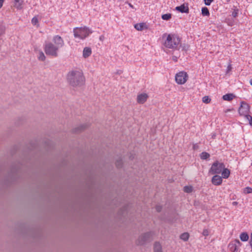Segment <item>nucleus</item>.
Wrapping results in <instances>:
<instances>
[{
    "label": "nucleus",
    "instance_id": "423d86ee",
    "mask_svg": "<svg viewBox=\"0 0 252 252\" xmlns=\"http://www.w3.org/2000/svg\"><path fill=\"white\" fill-rule=\"evenodd\" d=\"M188 74L185 72H180L175 76V80L179 84H184L187 80Z\"/></svg>",
    "mask_w": 252,
    "mask_h": 252
},
{
    "label": "nucleus",
    "instance_id": "c756f323",
    "mask_svg": "<svg viewBox=\"0 0 252 252\" xmlns=\"http://www.w3.org/2000/svg\"><path fill=\"white\" fill-rule=\"evenodd\" d=\"M123 162L122 159L120 158L117 160L116 162V165L118 168H121L122 167Z\"/></svg>",
    "mask_w": 252,
    "mask_h": 252
},
{
    "label": "nucleus",
    "instance_id": "f8f14e48",
    "mask_svg": "<svg viewBox=\"0 0 252 252\" xmlns=\"http://www.w3.org/2000/svg\"><path fill=\"white\" fill-rule=\"evenodd\" d=\"M175 9L176 10L181 13H188L189 12L188 6L187 5H185V4H183L180 6H177Z\"/></svg>",
    "mask_w": 252,
    "mask_h": 252
},
{
    "label": "nucleus",
    "instance_id": "a211bd4d",
    "mask_svg": "<svg viewBox=\"0 0 252 252\" xmlns=\"http://www.w3.org/2000/svg\"><path fill=\"white\" fill-rule=\"evenodd\" d=\"M222 170H223L222 171V177L224 179L228 178L230 175V171L228 169L225 168V167Z\"/></svg>",
    "mask_w": 252,
    "mask_h": 252
},
{
    "label": "nucleus",
    "instance_id": "7ed1b4c3",
    "mask_svg": "<svg viewBox=\"0 0 252 252\" xmlns=\"http://www.w3.org/2000/svg\"><path fill=\"white\" fill-rule=\"evenodd\" d=\"M74 37L80 39H84L87 37L92 32L87 27L75 28L73 30Z\"/></svg>",
    "mask_w": 252,
    "mask_h": 252
},
{
    "label": "nucleus",
    "instance_id": "f3484780",
    "mask_svg": "<svg viewBox=\"0 0 252 252\" xmlns=\"http://www.w3.org/2000/svg\"><path fill=\"white\" fill-rule=\"evenodd\" d=\"M87 125H81V126L73 129V132H74V133L80 132L82 130L85 129L87 127Z\"/></svg>",
    "mask_w": 252,
    "mask_h": 252
},
{
    "label": "nucleus",
    "instance_id": "ddd939ff",
    "mask_svg": "<svg viewBox=\"0 0 252 252\" xmlns=\"http://www.w3.org/2000/svg\"><path fill=\"white\" fill-rule=\"evenodd\" d=\"M92 54V49L90 47H85L83 51V56L84 58L89 57Z\"/></svg>",
    "mask_w": 252,
    "mask_h": 252
},
{
    "label": "nucleus",
    "instance_id": "ea45409f",
    "mask_svg": "<svg viewBox=\"0 0 252 252\" xmlns=\"http://www.w3.org/2000/svg\"><path fill=\"white\" fill-rule=\"evenodd\" d=\"M178 56H172V60L174 61V62H177V60H178Z\"/></svg>",
    "mask_w": 252,
    "mask_h": 252
},
{
    "label": "nucleus",
    "instance_id": "49530a36",
    "mask_svg": "<svg viewBox=\"0 0 252 252\" xmlns=\"http://www.w3.org/2000/svg\"><path fill=\"white\" fill-rule=\"evenodd\" d=\"M232 204H233V205H237V202L234 201V202H233L232 203Z\"/></svg>",
    "mask_w": 252,
    "mask_h": 252
},
{
    "label": "nucleus",
    "instance_id": "79ce46f5",
    "mask_svg": "<svg viewBox=\"0 0 252 252\" xmlns=\"http://www.w3.org/2000/svg\"><path fill=\"white\" fill-rule=\"evenodd\" d=\"M249 243H250V246H251V247L252 248V233H251V239H250Z\"/></svg>",
    "mask_w": 252,
    "mask_h": 252
},
{
    "label": "nucleus",
    "instance_id": "a18cd8bd",
    "mask_svg": "<svg viewBox=\"0 0 252 252\" xmlns=\"http://www.w3.org/2000/svg\"><path fill=\"white\" fill-rule=\"evenodd\" d=\"M232 67L231 66V65H229L227 67V71H230Z\"/></svg>",
    "mask_w": 252,
    "mask_h": 252
},
{
    "label": "nucleus",
    "instance_id": "a878e982",
    "mask_svg": "<svg viewBox=\"0 0 252 252\" xmlns=\"http://www.w3.org/2000/svg\"><path fill=\"white\" fill-rule=\"evenodd\" d=\"M201 12H202V14L203 16H208L210 14L208 8H207L206 7H203L202 8Z\"/></svg>",
    "mask_w": 252,
    "mask_h": 252
},
{
    "label": "nucleus",
    "instance_id": "aec40b11",
    "mask_svg": "<svg viewBox=\"0 0 252 252\" xmlns=\"http://www.w3.org/2000/svg\"><path fill=\"white\" fill-rule=\"evenodd\" d=\"M234 97V96L233 94H228L223 95L222 96V98L224 100L230 101L233 99Z\"/></svg>",
    "mask_w": 252,
    "mask_h": 252
},
{
    "label": "nucleus",
    "instance_id": "9d476101",
    "mask_svg": "<svg viewBox=\"0 0 252 252\" xmlns=\"http://www.w3.org/2000/svg\"><path fill=\"white\" fill-rule=\"evenodd\" d=\"M222 179L219 175H214L212 179V182L214 185L218 186L222 183Z\"/></svg>",
    "mask_w": 252,
    "mask_h": 252
},
{
    "label": "nucleus",
    "instance_id": "412c9836",
    "mask_svg": "<svg viewBox=\"0 0 252 252\" xmlns=\"http://www.w3.org/2000/svg\"><path fill=\"white\" fill-rule=\"evenodd\" d=\"M145 26V24L144 23H139L135 24L134 28L138 31H142Z\"/></svg>",
    "mask_w": 252,
    "mask_h": 252
},
{
    "label": "nucleus",
    "instance_id": "4c0bfd02",
    "mask_svg": "<svg viewBox=\"0 0 252 252\" xmlns=\"http://www.w3.org/2000/svg\"><path fill=\"white\" fill-rule=\"evenodd\" d=\"M156 209L158 212H160L161 211L162 207L160 205H157L156 207Z\"/></svg>",
    "mask_w": 252,
    "mask_h": 252
},
{
    "label": "nucleus",
    "instance_id": "c85d7f7f",
    "mask_svg": "<svg viewBox=\"0 0 252 252\" xmlns=\"http://www.w3.org/2000/svg\"><path fill=\"white\" fill-rule=\"evenodd\" d=\"M184 191L187 193H190L192 191V188L190 186H185L184 188Z\"/></svg>",
    "mask_w": 252,
    "mask_h": 252
},
{
    "label": "nucleus",
    "instance_id": "e433bc0d",
    "mask_svg": "<svg viewBox=\"0 0 252 252\" xmlns=\"http://www.w3.org/2000/svg\"><path fill=\"white\" fill-rule=\"evenodd\" d=\"M202 234L205 236H208L209 235V231L207 229H204L202 232Z\"/></svg>",
    "mask_w": 252,
    "mask_h": 252
},
{
    "label": "nucleus",
    "instance_id": "37998d69",
    "mask_svg": "<svg viewBox=\"0 0 252 252\" xmlns=\"http://www.w3.org/2000/svg\"><path fill=\"white\" fill-rule=\"evenodd\" d=\"M104 38H105L104 36V35H101V36L99 37V40H100V41H102L104 40Z\"/></svg>",
    "mask_w": 252,
    "mask_h": 252
},
{
    "label": "nucleus",
    "instance_id": "dca6fc26",
    "mask_svg": "<svg viewBox=\"0 0 252 252\" xmlns=\"http://www.w3.org/2000/svg\"><path fill=\"white\" fill-rule=\"evenodd\" d=\"M189 45L188 44H187L185 43L181 44L180 43V44L178 46V48L176 49L175 50H179L180 49H181V50L182 51H187L189 50Z\"/></svg>",
    "mask_w": 252,
    "mask_h": 252
},
{
    "label": "nucleus",
    "instance_id": "2eb2a0df",
    "mask_svg": "<svg viewBox=\"0 0 252 252\" xmlns=\"http://www.w3.org/2000/svg\"><path fill=\"white\" fill-rule=\"evenodd\" d=\"M228 249L231 252H237L238 248H237V245L233 243L232 242H230L228 245Z\"/></svg>",
    "mask_w": 252,
    "mask_h": 252
},
{
    "label": "nucleus",
    "instance_id": "2f4dec72",
    "mask_svg": "<svg viewBox=\"0 0 252 252\" xmlns=\"http://www.w3.org/2000/svg\"><path fill=\"white\" fill-rule=\"evenodd\" d=\"M232 242L237 245V248L238 249L241 245L242 243L239 240L236 239L234 241H232Z\"/></svg>",
    "mask_w": 252,
    "mask_h": 252
},
{
    "label": "nucleus",
    "instance_id": "f704fd0d",
    "mask_svg": "<svg viewBox=\"0 0 252 252\" xmlns=\"http://www.w3.org/2000/svg\"><path fill=\"white\" fill-rule=\"evenodd\" d=\"M246 118L249 121L250 125L252 126V117L250 115H248Z\"/></svg>",
    "mask_w": 252,
    "mask_h": 252
},
{
    "label": "nucleus",
    "instance_id": "b1692460",
    "mask_svg": "<svg viewBox=\"0 0 252 252\" xmlns=\"http://www.w3.org/2000/svg\"><path fill=\"white\" fill-rule=\"evenodd\" d=\"M5 27L2 22H0V36L5 33Z\"/></svg>",
    "mask_w": 252,
    "mask_h": 252
},
{
    "label": "nucleus",
    "instance_id": "7c9ffc66",
    "mask_svg": "<svg viewBox=\"0 0 252 252\" xmlns=\"http://www.w3.org/2000/svg\"><path fill=\"white\" fill-rule=\"evenodd\" d=\"M202 101L206 104L210 103L211 99L208 96H205L202 98Z\"/></svg>",
    "mask_w": 252,
    "mask_h": 252
},
{
    "label": "nucleus",
    "instance_id": "4be33fe9",
    "mask_svg": "<svg viewBox=\"0 0 252 252\" xmlns=\"http://www.w3.org/2000/svg\"><path fill=\"white\" fill-rule=\"evenodd\" d=\"M189 238V234L187 232H185L182 233L180 235V238L184 240V241H187L188 240Z\"/></svg>",
    "mask_w": 252,
    "mask_h": 252
},
{
    "label": "nucleus",
    "instance_id": "de8ad7c7",
    "mask_svg": "<svg viewBox=\"0 0 252 252\" xmlns=\"http://www.w3.org/2000/svg\"><path fill=\"white\" fill-rule=\"evenodd\" d=\"M250 83L252 85V79L250 80Z\"/></svg>",
    "mask_w": 252,
    "mask_h": 252
},
{
    "label": "nucleus",
    "instance_id": "20e7f679",
    "mask_svg": "<svg viewBox=\"0 0 252 252\" xmlns=\"http://www.w3.org/2000/svg\"><path fill=\"white\" fill-rule=\"evenodd\" d=\"M59 49L53 43L51 42H47L44 45V50L47 55L57 57Z\"/></svg>",
    "mask_w": 252,
    "mask_h": 252
},
{
    "label": "nucleus",
    "instance_id": "6e6552de",
    "mask_svg": "<svg viewBox=\"0 0 252 252\" xmlns=\"http://www.w3.org/2000/svg\"><path fill=\"white\" fill-rule=\"evenodd\" d=\"M250 111V106L248 103L245 102H242L240 107L239 109V113L240 115L244 116L245 117L249 115Z\"/></svg>",
    "mask_w": 252,
    "mask_h": 252
},
{
    "label": "nucleus",
    "instance_id": "f257e3e1",
    "mask_svg": "<svg viewBox=\"0 0 252 252\" xmlns=\"http://www.w3.org/2000/svg\"><path fill=\"white\" fill-rule=\"evenodd\" d=\"M68 83L73 87H81L84 85L85 78L83 73L80 70H72L67 75Z\"/></svg>",
    "mask_w": 252,
    "mask_h": 252
},
{
    "label": "nucleus",
    "instance_id": "f03ea898",
    "mask_svg": "<svg viewBox=\"0 0 252 252\" xmlns=\"http://www.w3.org/2000/svg\"><path fill=\"white\" fill-rule=\"evenodd\" d=\"M180 41V38L178 35L175 34H169L164 41V45L166 48L175 50L178 48Z\"/></svg>",
    "mask_w": 252,
    "mask_h": 252
},
{
    "label": "nucleus",
    "instance_id": "c9c22d12",
    "mask_svg": "<svg viewBox=\"0 0 252 252\" xmlns=\"http://www.w3.org/2000/svg\"><path fill=\"white\" fill-rule=\"evenodd\" d=\"M205 4L206 5H210L211 3L213 1V0H204Z\"/></svg>",
    "mask_w": 252,
    "mask_h": 252
},
{
    "label": "nucleus",
    "instance_id": "0eeeda50",
    "mask_svg": "<svg viewBox=\"0 0 252 252\" xmlns=\"http://www.w3.org/2000/svg\"><path fill=\"white\" fill-rule=\"evenodd\" d=\"M152 235L151 232H146L140 236L137 240L136 243L139 245H143L147 242Z\"/></svg>",
    "mask_w": 252,
    "mask_h": 252
},
{
    "label": "nucleus",
    "instance_id": "bb28decb",
    "mask_svg": "<svg viewBox=\"0 0 252 252\" xmlns=\"http://www.w3.org/2000/svg\"><path fill=\"white\" fill-rule=\"evenodd\" d=\"M161 18L164 20H169L171 18V14L170 13L163 14Z\"/></svg>",
    "mask_w": 252,
    "mask_h": 252
},
{
    "label": "nucleus",
    "instance_id": "cd10ccee",
    "mask_svg": "<svg viewBox=\"0 0 252 252\" xmlns=\"http://www.w3.org/2000/svg\"><path fill=\"white\" fill-rule=\"evenodd\" d=\"M14 7H15L18 9H21L22 8V6L20 2V0H15Z\"/></svg>",
    "mask_w": 252,
    "mask_h": 252
},
{
    "label": "nucleus",
    "instance_id": "1a4fd4ad",
    "mask_svg": "<svg viewBox=\"0 0 252 252\" xmlns=\"http://www.w3.org/2000/svg\"><path fill=\"white\" fill-rule=\"evenodd\" d=\"M52 40L54 45H55L59 49L63 47L64 46V41L60 35H55L53 37Z\"/></svg>",
    "mask_w": 252,
    "mask_h": 252
},
{
    "label": "nucleus",
    "instance_id": "5701e85b",
    "mask_svg": "<svg viewBox=\"0 0 252 252\" xmlns=\"http://www.w3.org/2000/svg\"><path fill=\"white\" fill-rule=\"evenodd\" d=\"M46 59V57L42 51H39V55L38 56V59L41 61H44Z\"/></svg>",
    "mask_w": 252,
    "mask_h": 252
},
{
    "label": "nucleus",
    "instance_id": "39448f33",
    "mask_svg": "<svg viewBox=\"0 0 252 252\" xmlns=\"http://www.w3.org/2000/svg\"><path fill=\"white\" fill-rule=\"evenodd\" d=\"M225 167L223 163L216 161L213 163L210 170V172L213 174H220Z\"/></svg>",
    "mask_w": 252,
    "mask_h": 252
},
{
    "label": "nucleus",
    "instance_id": "4468645a",
    "mask_svg": "<svg viewBox=\"0 0 252 252\" xmlns=\"http://www.w3.org/2000/svg\"><path fill=\"white\" fill-rule=\"evenodd\" d=\"M154 252H162V247L159 242H155L154 246Z\"/></svg>",
    "mask_w": 252,
    "mask_h": 252
},
{
    "label": "nucleus",
    "instance_id": "72a5a7b5",
    "mask_svg": "<svg viewBox=\"0 0 252 252\" xmlns=\"http://www.w3.org/2000/svg\"><path fill=\"white\" fill-rule=\"evenodd\" d=\"M38 23V20L36 17H34L32 20V23L33 25H35Z\"/></svg>",
    "mask_w": 252,
    "mask_h": 252
},
{
    "label": "nucleus",
    "instance_id": "473e14b6",
    "mask_svg": "<svg viewBox=\"0 0 252 252\" xmlns=\"http://www.w3.org/2000/svg\"><path fill=\"white\" fill-rule=\"evenodd\" d=\"M244 191L245 193H250L252 192V189L250 187L245 188Z\"/></svg>",
    "mask_w": 252,
    "mask_h": 252
},
{
    "label": "nucleus",
    "instance_id": "09e8293b",
    "mask_svg": "<svg viewBox=\"0 0 252 252\" xmlns=\"http://www.w3.org/2000/svg\"><path fill=\"white\" fill-rule=\"evenodd\" d=\"M166 34H163V36H162V37H163V38H164V36H166Z\"/></svg>",
    "mask_w": 252,
    "mask_h": 252
},
{
    "label": "nucleus",
    "instance_id": "9b49d317",
    "mask_svg": "<svg viewBox=\"0 0 252 252\" xmlns=\"http://www.w3.org/2000/svg\"><path fill=\"white\" fill-rule=\"evenodd\" d=\"M148 95L146 94H142L137 96V101L139 103L143 104L147 99Z\"/></svg>",
    "mask_w": 252,
    "mask_h": 252
},
{
    "label": "nucleus",
    "instance_id": "58836bf2",
    "mask_svg": "<svg viewBox=\"0 0 252 252\" xmlns=\"http://www.w3.org/2000/svg\"><path fill=\"white\" fill-rule=\"evenodd\" d=\"M198 148H199V146H198V144L196 143V144H194L193 145V149L194 150H197Z\"/></svg>",
    "mask_w": 252,
    "mask_h": 252
},
{
    "label": "nucleus",
    "instance_id": "393cba45",
    "mask_svg": "<svg viewBox=\"0 0 252 252\" xmlns=\"http://www.w3.org/2000/svg\"><path fill=\"white\" fill-rule=\"evenodd\" d=\"M210 157V155L207 152H203L200 154V158L202 159H207Z\"/></svg>",
    "mask_w": 252,
    "mask_h": 252
},
{
    "label": "nucleus",
    "instance_id": "6ab92c4d",
    "mask_svg": "<svg viewBox=\"0 0 252 252\" xmlns=\"http://www.w3.org/2000/svg\"><path fill=\"white\" fill-rule=\"evenodd\" d=\"M249 237V235L247 232H243L240 235L241 240L244 242L247 241Z\"/></svg>",
    "mask_w": 252,
    "mask_h": 252
},
{
    "label": "nucleus",
    "instance_id": "8fccbe9b",
    "mask_svg": "<svg viewBox=\"0 0 252 252\" xmlns=\"http://www.w3.org/2000/svg\"><path fill=\"white\" fill-rule=\"evenodd\" d=\"M129 5H130V7H132V5H131V4H129Z\"/></svg>",
    "mask_w": 252,
    "mask_h": 252
},
{
    "label": "nucleus",
    "instance_id": "c03bdc74",
    "mask_svg": "<svg viewBox=\"0 0 252 252\" xmlns=\"http://www.w3.org/2000/svg\"><path fill=\"white\" fill-rule=\"evenodd\" d=\"M4 0H0V8L2 6Z\"/></svg>",
    "mask_w": 252,
    "mask_h": 252
},
{
    "label": "nucleus",
    "instance_id": "a19ab883",
    "mask_svg": "<svg viewBox=\"0 0 252 252\" xmlns=\"http://www.w3.org/2000/svg\"><path fill=\"white\" fill-rule=\"evenodd\" d=\"M237 14H238V13L237 11H234L232 12V15L233 16V17H236L237 16Z\"/></svg>",
    "mask_w": 252,
    "mask_h": 252
}]
</instances>
